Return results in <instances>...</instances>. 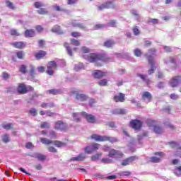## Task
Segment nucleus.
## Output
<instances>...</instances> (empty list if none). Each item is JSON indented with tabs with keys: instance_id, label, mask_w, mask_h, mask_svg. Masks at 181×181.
Returning <instances> with one entry per match:
<instances>
[{
	"instance_id": "nucleus-1",
	"label": "nucleus",
	"mask_w": 181,
	"mask_h": 181,
	"mask_svg": "<svg viewBox=\"0 0 181 181\" xmlns=\"http://www.w3.org/2000/svg\"><path fill=\"white\" fill-rule=\"evenodd\" d=\"M83 59L94 63L96 67H103V63H107L111 60V58L105 54L90 53L88 56L83 55Z\"/></svg>"
},
{
	"instance_id": "nucleus-2",
	"label": "nucleus",
	"mask_w": 181,
	"mask_h": 181,
	"mask_svg": "<svg viewBox=\"0 0 181 181\" xmlns=\"http://www.w3.org/2000/svg\"><path fill=\"white\" fill-rule=\"evenodd\" d=\"M40 141L43 145H52L53 144L57 148L67 146V144L65 142L59 140L52 141L46 137L40 138Z\"/></svg>"
},
{
	"instance_id": "nucleus-3",
	"label": "nucleus",
	"mask_w": 181,
	"mask_h": 181,
	"mask_svg": "<svg viewBox=\"0 0 181 181\" xmlns=\"http://www.w3.org/2000/svg\"><path fill=\"white\" fill-rule=\"evenodd\" d=\"M91 139L96 141V142H111V144H114V142H117V139L111 138L107 136H101L98 134H93L90 136Z\"/></svg>"
},
{
	"instance_id": "nucleus-4",
	"label": "nucleus",
	"mask_w": 181,
	"mask_h": 181,
	"mask_svg": "<svg viewBox=\"0 0 181 181\" xmlns=\"http://www.w3.org/2000/svg\"><path fill=\"white\" fill-rule=\"evenodd\" d=\"M16 90L17 93H18L20 95H23L28 94V93H30V91H34L35 88L30 86H26L25 83H18Z\"/></svg>"
},
{
	"instance_id": "nucleus-5",
	"label": "nucleus",
	"mask_w": 181,
	"mask_h": 181,
	"mask_svg": "<svg viewBox=\"0 0 181 181\" xmlns=\"http://www.w3.org/2000/svg\"><path fill=\"white\" fill-rule=\"evenodd\" d=\"M43 6H45V4H43L42 1H36L34 3V7L38 9L37 11L38 15H49V11H47V8H43Z\"/></svg>"
},
{
	"instance_id": "nucleus-6",
	"label": "nucleus",
	"mask_w": 181,
	"mask_h": 181,
	"mask_svg": "<svg viewBox=\"0 0 181 181\" xmlns=\"http://www.w3.org/2000/svg\"><path fill=\"white\" fill-rule=\"evenodd\" d=\"M144 57H146L148 64L151 66V69L148 71V73L149 76H151V74H153L155 72V70H156V66H155V58H153V56L148 55V54H145Z\"/></svg>"
},
{
	"instance_id": "nucleus-7",
	"label": "nucleus",
	"mask_w": 181,
	"mask_h": 181,
	"mask_svg": "<svg viewBox=\"0 0 181 181\" xmlns=\"http://www.w3.org/2000/svg\"><path fill=\"white\" fill-rule=\"evenodd\" d=\"M57 67H59V65L57 64V62L49 61L47 66V74L49 76H53V74H54V70H57Z\"/></svg>"
},
{
	"instance_id": "nucleus-8",
	"label": "nucleus",
	"mask_w": 181,
	"mask_h": 181,
	"mask_svg": "<svg viewBox=\"0 0 181 181\" xmlns=\"http://www.w3.org/2000/svg\"><path fill=\"white\" fill-rule=\"evenodd\" d=\"M71 94L74 95L76 101H80L81 103H84V101H87L89 98L88 95L84 93H80V92L77 90H72Z\"/></svg>"
},
{
	"instance_id": "nucleus-9",
	"label": "nucleus",
	"mask_w": 181,
	"mask_h": 181,
	"mask_svg": "<svg viewBox=\"0 0 181 181\" xmlns=\"http://www.w3.org/2000/svg\"><path fill=\"white\" fill-rule=\"evenodd\" d=\"M129 125L135 131H139L142 128L144 122L139 119H133L130 121Z\"/></svg>"
},
{
	"instance_id": "nucleus-10",
	"label": "nucleus",
	"mask_w": 181,
	"mask_h": 181,
	"mask_svg": "<svg viewBox=\"0 0 181 181\" xmlns=\"http://www.w3.org/2000/svg\"><path fill=\"white\" fill-rule=\"evenodd\" d=\"M54 129L61 131L62 132H66L67 131V124L62 120H58L55 122Z\"/></svg>"
},
{
	"instance_id": "nucleus-11",
	"label": "nucleus",
	"mask_w": 181,
	"mask_h": 181,
	"mask_svg": "<svg viewBox=\"0 0 181 181\" xmlns=\"http://www.w3.org/2000/svg\"><path fill=\"white\" fill-rule=\"evenodd\" d=\"M170 146L173 149H176V151L175 152V156H177L178 158H181V146L179 143L175 142V141H170Z\"/></svg>"
},
{
	"instance_id": "nucleus-12",
	"label": "nucleus",
	"mask_w": 181,
	"mask_h": 181,
	"mask_svg": "<svg viewBox=\"0 0 181 181\" xmlns=\"http://www.w3.org/2000/svg\"><path fill=\"white\" fill-rule=\"evenodd\" d=\"M81 115L83 117L89 124H95L97 119L95 117L90 114H87L86 112H81Z\"/></svg>"
},
{
	"instance_id": "nucleus-13",
	"label": "nucleus",
	"mask_w": 181,
	"mask_h": 181,
	"mask_svg": "<svg viewBox=\"0 0 181 181\" xmlns=\"http://www.w3.org/2000/svg\"><path fill=\"white\" fill-rule=\"evenodd\" d=\"M91 148H90V146H86L85 147V152L86 153H88V155H90V153H93V152H95L97 151H98L99 148H100V144H97V143H92L90 144Z\"/></svg>"
},
{
	"instance_id": "nucleus-14",
	"label": "nucleus",
	"mask_w": 181,
	"mask_h": 181,
	"mask_svg": "<svg viewBox=\"0 0 181 181\" xmlns=\"http://www.w3.org/2000/svg\"><path fill=\"white\" fill-rule=\"evenodd\" d=\"M180 81H181V76H175L170 80L169 85L173 88H175L177 87V86H179Z\"/></svg>"
},
{
	"instance_id": "nucleus-15",
	"label": "nucleus",
	"mask_w": 181,
	"mask_h": 181,
	"mask_svg": "<svg viewBox=\"0 0 181 181\" xmlns=\"http://www.w3.org/2000/svg\"><path fill=\"white\" fill-rule=\"evenodd\" d=\"M110 8H115L112 1H106L98 7V11H104V9H110Z\"/></svg>"
},
{
	"instance_id": "nucleus-16",
	"label": "nucleus",
	"mask_w": 181,
	"mask_h": 181,
	"mask_svg": "<svg viewBox=\"0 0 181 181\" xmlns=\"http://www.w3.org/2000/svg\"><path fill=\"white\" fill-rule=\"evenodd\" d=\"M108 74V72H104L101 70H95L93 73V76L94 78H97L98 80H100L103 77H105Z\"/></svg>"
},
{
	"instance_id": "nucleus-17",
	"label": "nucleus",
	"mask_w": 181,
	"mask_h": 181,
	"mask_svg": "<svg viewBox=\"0 0 181 181\" xmlns=\"http://www.w3.org/2000/svg\"><path fill=\"white\" fill-rule=\"evenodd\" d=\"M138 158L136 156H130L124 160H123L121 163L122 166H128L130 163H132V162H134V160H136Z\"/></svg>"
},
{
	"instance_id": "nucleus-18",
	"label": "nucleus",
	"mask_w": 181,
	"mask_h": 181,
	"mask_svg": "<svg viewBox=\"0 0 181 181\" xmlns=\"http://www.w3.org/2000/svg\"><path fill=\"white\" fill-rule=\"evenodd\" d=\"M108 156L109 158H115V156L122 158V156H124V153L118 150H115L113 148L109 151Z\"/></svg>"
},
{
	"instance_id": "nucleus-19",
	"label": "nucleus",
	"mask_w": 181,
	"mask_h": 181,
	"mask_svg": "<svg viewBox=\"0 0 181 181\" xmlns=\"http://www.w3.org/2000/svg\"><path fill=\"white\" fill-rule=\"evenodd\" d=\"M86 158H87V156H86L84 153H81L76 157L71 158L70 160L76 161V162H83V160H84Z\"/></svg>"
},
{
	"instance_id": "nucleus-20",
	"label": "nucleus",
	"mask_w": 181,
	"mask_h": 181,
	"mask_svg": "<svg viewBox=\"0 0 181 181\" xmlns=\"http://www.w3.org/2000/svg\"><path fill=\"white\" fill-rule=\"evenodd\" d=\"M115 103H124L125 101V94L119 93V95H116L113 97Z\"/></svg>"
},
{
	"instance_id": "nucleus-21",
	"label": "nucleus",
	"mask_w": 181,
	"mask_h": 181,
	"mask_svg": "<svg viewBox=\"0 0 181 181\" xmlns=\"http://www.w3.org/2000/svg\"><path fill=\"white\" fill-rule=\"evenodd\" d=\"M47 54V52L46 51L40 50L35 54V57L36 60H41V59H44L45 57H46Z\"/></svg>"
},
{
	"instance_id": "nucleus-22",
	"label": "nucleus",
	"mask_w": 181,
	"mask_h": 181,
	"mask_svg": "<svg viewBox=\"0 0 181 181\" xmlns=\"http://www.w3.org/2000/svg\"><path fill=\"white\" fill-rule=\"evenodd\" d=\"M24 35L25 37H35L36 31L34 29H27L25 30Z\"/></svg>"
},
{
	"instance_id": "nucleus-23",
	"label": "nucleus",
	"mask_w": 181,
	"mask_h": 181,
	"mask_svg": "<svg viewBox=\"0 0 181 181\" xmlns=\"http://www.w3.org/2000/svg\"><path fill=\"white\" fill-rule=\"evenodd\" d=\"M11 45L16 49H24V47H26V43L23 42H14L11 43Z\"/></svg>"
},
{
	"instance_id": "nucleus-24",
	"label": "nucleus",
	"mask_w": 181,
	"mask_h": 181,
	"mask_svg": "<svg viewBox=\"0 0 181 181\" xmlns=\"http://www.w3.org/2000/svg\"><path fill=\"white\" fill-rule=\"evenodd\" d=\"M114 45H115V41H114V40H112V39L107 40L103 43V46L105 47H107V49L112 47L114 46Z\"/></svg>"
},
{
	"instance_id": "nucleus-25",
	"label": "nucleus",
	"mask_w": 181,
	"mask_h": 181,
	"mask_svg": "<svg viewBox=\"0 0 181 181\" xmlns=\"http://www.w3.org/2000/svg\"><path fill=\"white\" fill-rule=\"evenodd\" d=\"M142 98L144 100H148V101H152V94L151 93L146 91L142 93Z\"/></svg>"
},
{
	"instance_id": "nucleus-26",
	"label": "nucleus",
	"mask_w": 181,
	"mask_h": 181,
	"mask_svg": "<svg viewBox=\"0 0 181 181\" xmlns=\"http://www.w3.org/2000/svg\"><path fill=\"white\" fill-rule=\"evenodd\" d=\"M137 76H138V77H140V78H141V80H143V81H145L146 84H147V86H149V84H151V79H148V76L142 75L141 74H138Z\"/></svg>"
},
{
	"instance_id": "nucleus-27",
	"label": "nucleus",
	"mask_w": 181,
	"mask_h": 181,
	"mask_svg": "<svg viewBox=\"0 0 181 181\" xmlns=\"http://www.w3.org/2000/svg\"><path fill=\"white\" fill-rule=\"evenodd\" d=\"M1 140L4 144H8L11 142V137L9 136V134L6 133L1 136Z\"/></svg>"
},
{
	"instance_id": "nucleus-28",
	"label": "nucleus",
	"mask_w": 181,
	"mask_h": 181,
	"mask_svg": "<svg viewBox=\"0 0 181 181\" xmlns=\"http://www.w3.org/2000/svg\"><path fill=\"white\" fill-rule=\"evenodd\" d=\"M113 114L116 115H124L127 114V110L125 109H117L113 112Z\"/></svg>"
},
{
	"instance_id": "nucleus-29",
	"label": "nucleus",
	"mask_w": 181,
	"mask_h": 181,
	"mask_svg": "<svg viewBox=\"0 0 181 181\" xmlns=\"http://www.w3.org/2000/svg\"><path fill=\"white\" fill-rule=\"evenodd\" d=\"M40 107L41 108H47V107H49V108H54V103H46L44 102L40 105Z\"/></svg>"
},
{
	"instance_id": "nucleus-30",
	"label": "nucleus",
	"mask_w": 181,
	"mask_h": 181,
	"mask_svg": "<svg viewBox=\"0 0 181 181\" xmlns=\"http://www.w3.org/2000/svg\"><path fill=\"white\" fill-rule=\"evenodd\" d=\"M1 127L4 128V129H6L7 131L13 129V124L12 123L3 124Z\"/></svg>"
},
{
	"instance_id": "nucleus-31",
	"label": "nucleus",
	"mask_w": 181,
	"mask_h": 181,
	"mask_svg": "<svg viewBox=\"0 0 181 181\" xmlns=\"http://www.w3.org/2000/svg\"><path fill=\"white\" fill-rule=\"evenodd\" d=\"M103 153H96L90 157V160L92 162H95V160H98L100 158H101Z\"/></svg>"
},
{
	"instance_id": "nucleus-32",
	"label": "nucleus",
	"mask_w": 181,
	"mask_h": 181,
	"mask_svg": "<svg viewBox=\"0 0 181 181\" xmlns=\"http://www.w3.org/2000/svg\"><path fill=\"white\" fill-rule=\"evenodd\" d=\"M19 71L20 73H22V74H26L28 73V68L26 65L22 64L19 67Z\"/></svg>"
},
{
	"instance_id": "nucleus-33",
	"label": "nucleus",
	"mask_w": 181,
	"mask_h": 181,
	"mask_svg": "<svg viewBox=\"0 0 181 181\" xmlns=\"http://www.w3.org/2000/svg\"><path fill=\"white\" fill-rule=\"evenodd\" d=\"M64 46L66 48L68 54L69 56H73V52L71 51V48H70V46L69 45V42H64Z\"/></svg>"
},
{
	"instance_id": "nucleus-34",
	"label": "nucleus",
	"mask_w": 181,
	"mask_h": 181,
	"mask_svg": "<svg viewBox=\"0 0 181 181\" xmlns=\"http://www.w3.org/2000/svg\"><path fill=\"white\" fill-rule=\"evenodd\" d=\"M98 84L100 87H105L108 86V81L107 79H101L98 81Z\"/></svg>"
},
{
	"instance_id": "nucleus-35",
	"label": "nucleus",
	"mask_w": 181,
	"mask_h": 181,
	"mask_svg": "<svg viewBox=\"0 0 181 181\" xmlns=\"http://www.w3.org/2000/svg\"><path fill=\"white\" fill-rule=\"evenodd\" d=\"M153 131L155 134H162V132H163V129H162V127L158 125L154 126Z\"/></svg>"
},
{
	"instance_id": "nucleus-36",
	"label": "nucleus",
	"mask_w": 181,
	"mask_h": 181,
	"mask_svg": "<svg viewBox=\"0 0 181 181\" xmlns=\"http://www.w3.org/2000/svg\"><path fill=\"white\" fill-rule=\"evenodd\" d=\"M52 32H54V33H63V31H62V28L59 25H54L52 29Z\"/></svg>"
},
{
	"instance_id": "nucleus-37",
	"label": "nucleus",
	"mask_w": 181,
	"mask_h": 181,
	"mask_svg": "<svg viewBox=\"0 0 181 181\" xmlns=\"http://www.w3.org/2000/svg\"><path fill=\"white\" fill-rule=\"evenodd\" d=\"M146 124L148 125V127H155V124H156V122H155V120L152 119H148L146 122Z\"/></svg>"
},
{
	"instance_id": "nucleus-38",
	"label": "nucleus",
	"mask_w": 181,
	"mask_h": 181,
	"mask_svg": "<svg viewBox=\"0 0 181 181\" xmlns=\"http://www.w3.org/2000/svg\"><path fill=\"white\" fill-rule=\"evenodd\" d=\"M35 158L39 160H45L46 159V156L40 153H36L35 155Z\"/></svg>"
},
{
	"instance_id": "nucleus-39",
	"label": "nucleus",
	"mask_w": 181,
	"mask_h": 181,
	"mask_svg": "<svg viewBox=\"0 0 181 181\" xmlns=\"http://www.w3.org/2000/svg\"><path fill=\"white\" fill-rule=\"evenodd\" d=\"M52 8L54 9V11H56L57 12H64V11H66L64 8L60 7L59 5L57 4H54V6H52Z\"/></svg>"
},
{
	"instance_id": "nucleus-40",
	"label": "nucleus",
	"mask_w": 181,
	"mask_h": 181,
	"mask_svg": "<svg viewBox=\"0 0 181 181\" xmlns=\"http://www.w3.org/2000/svg\"><path fill=\"white\" fill-rule=\"evenodd\" d=\"M134 53L136 57H141V56H142V50L139 49V48H136L134 50Z\"/></svg>"
},
{
	"instance_id": "nucleus-41",
	"label": "nucleus",
	"mask_w": 181,
	"mask_h": 181,
	"mask_svg": "<svg viewBox=\"0 0 181 181\" xmlns=\"http://www.w3.org/2000/svg\"><path fill=\"white\" fill-rule=\"evenodd\" d=\"M132 30L134 36H138L141 34V31H139V28H138V26L136 25L133 27Z\"/></svg>"
},
{
	"instance_id": "nucleus-42",
	"label": "nucleus",
	"mask_w": 181,
	"mask_h": 181,
	"mask_svg": "<svg viewBox=\"0 0 181 181\" xmlns=\"http://www.w3.org/2000/svg\"><path fill=\"white\" fill-rule=\"evenodd\" d=\"M48 94H52V95H57L60 91L57 89H49L47 91Z\"/></svg>"
},
{
	"instance_id": "nucleus-43",
	"label": "nucleus",
	"mask_w": 181,
	"mask_h": 181,
	"mask_svg": "<svg viewBox=\"0 0 181 181\" xmlns=\"http://www.w3.org/2000/svg\"><path fill=\"white\" fill-rule=\"evenodd\" d=\"M40 128L42 129L50 128V124L47 122H43L41 123Z\"/></svg>"
},
{
	"instance_id": "nucleus-44",
	"label": "nucleus",
	"mask_w": 181,
	"mask_h": 181,
	"mask_svg": "<svg viewBox=\"0 0 181 181\" xmlns=\"http://www.w3.org/2000/svg\"><path fill=\"white\" fill-rule=\"evenodd\" d=\"M70 42H71V45H72L73 46H80V41L78 40L71 38L70 40Z\"/></svg>"
},
{
	"instance_id": "nucleus-45",
	"label": "nucleus",
	"mask_w": 181,
	"mask_h": 181,
	"mask_svg": "<svg viewBox=\"0 0 181 181\" xmlns=\"http://www.w3.org/2000/svg\"><path fill=\"white\" fill-rule=\"evenodd\" d=\"M6 5L7 7L9 8V9H12V10L15 9V6H13V3H12L9 0L6 1Z\"/></svg>"
},
{
	"instance_id": "nucleus-46",
	"label": "nucleus",
	"mask_w": 181,
	"mask_h": 181,
	"mask_svg": "<svg viewBox=\"0 0 181 181\" xmlns=\"http://www.w3.org/2000/svg\"><path fill=\"white\" fill-rule=\"evenodd\" d=\"M156 52H158L156 48H151L148 50V54H150V56H155V54H156Z\"/></svg>"
},
{
	"instance_id": "nucleus-47",
	"label": "nucleus",
	"mask_w": 181,
	"mask_h": 181,
	"mask_svg": "<svg viewBox=\"0 0 181 181\" xmlns=\"http://www.w3.org/2000/svg\"><path fill=\"white\" fill-rule=\"evenodd\" d=\"M118 176H130L131 172L130 171H121L117 173Z\"/></svg>"
},
{
	"instance_id": "nucleus-48",
	"label": "nucleus",
	"mask_w": 181,
	"mask_h": 181,
	"mask_svg": "<svg viewBox=\"0 0 181 181\" xmlns=\"http://www.w3.org/2000/svg\"><path fill=\"white\" fill-rule=\"evenodd\" d=\"M16 56H17L18 59L23 60V57L25 56V54L23 53V51H18L16 52Z\"/></svg>"
},
{
	"instance_id": "nucleus-49",
	"label": "nucleus",
	"mask_w": 181,
	"mask_h": 181,
	"mask_svg": "<svg viewBox=\"0 0 181 181\" xmlns=\"http://www.w3.org/2000/svg\"><path fill=\"white\" fill-rule=\"evenodd\" d=\"M29 114H30V115H33V117H36V115H37V110L35 108H31L29 110Z\"/></svg>"
},
{
	"instance_id": "nucleus-50",
	"label": "nucleus",
	"mask_w": 181,
	"mask_h": 181,
	"mask_svg": "<svg viewBox=\"0 0 181 181\" xmlns=\"http://www.w3.org/2000/svg\"><path fill=\"white\" fill-rule=\"evenodd\" d=\"M165 128H167V129H170V131H175V128L173 126V124H170V123H165Z\"/></svg>"
},
{
	"instance_id": "nucleus-51",
	"label": "nucleus",
	"mask_w": 181,
	"mask_h": 181,
	"mask_svg": "<svg viewBox=\"0 0 181 181\" xmlns=\"http://www.w3.org/2000/svg\"><path fill=\"white\" fill-rule=\"evenodd\" d=\"M47 151H49L52 153H57V149L54 146H48Z\"/></svg>"
},
{
	"instance_id": "nucleus-52",
	"label": "nucleus",
	"mask_w": 181,
	"mask_h": 181,
	"mask_svg": "<svg viewBox=\"0 0 181 181\" xmlns=\"http://www.w3.org/2000/svg\"><path fill=\"white\" fill-rule=\"evenodd\" d=\"M2 78H4V80H8V78H11V74H9L6 71H4L2 73Z\"/></svg>"
},
{
	"instance_id": "nucleus-53",
	"label": "nucleus",
	"mask_w": 181,
	"mask_h": 181,
	"mask_svg": "<svg viewBox=\"0 0 181 181\" xmlns=\"http://www.w3.org/2000/svg\"><path fill=\"white\" fill-rule=\"evenodd\" d=\"M150 160L153 162V163H158L160 162V158L158 157L153 156L150 158Z\"/></svg>"
},
{
	"instance_id": "nucleus-54",
	"label": "nucleus",
	"mask_w": 181,
	"mask_h": 181,
	"mask_svg": "<svg viewBox=\"0 0 181 181\" xmlns=\"http://www.w3.org/2000/svg\"><path fill=\"white\" fill-rule=\"evenodd\" d=\"M73 117L74 120L76 121V122H80V121H81V118L78 117V113H74Z\"/></svg>"
},
{
	"instance_id": "nucleus-55",
	"label": "nucleus",
	"mask_w": 181,
	"mask_h": 181,
	"mask_svg": "<svg viewBox=\"0 0 181 181\" xmlns=\"http://www.w3.org/2000/svg\"><path fill=\"white\" fill-rule=\"evenodd\" d=\"M103 28H105V25L97 24V25H94L93 29H94V30H98V29H103Z\"/></svg>"
},
{
	"instance_id": "nucleus-56",
	"label": "nucleus",
	"mask_w": 181,
	"mask_h": 181,
	"mask_svg": "<svg viewBox=\"0 0 181 181\" xmlns=\"http://www.w3.org/2000/svg\"><path fill=\"white\" fill-rule=\"evenodd\" d=\"M49 138H51V139H56V138H57L56 132H54V131L49 132Z\"/></svg>"
},
{
	"instance_id": "nucleus-57",
	"label": "nucleus",
	"mask_w": 181,
	"mask_h": 181,
	"mask_svg": "<svg viewBox=\"0 0 181 181\" xmlns=\"http://www.w3.org/2000/svg\"><path fill=\"white\" fill-rule=\"evenodd\" d=\"M71 36H72V37H81V33L78 32H72Z\"/></svg>"
},
{
	"instance_id": "nucleus-58",
	"label": "nucleus",
	"mask_w": 181,
	"mask_h": 181,
	"mask_svg": "<svg viewBox=\"0 0 181 181\" xmlns=\"http://www.w3.org/2000/svg\"><path fill=\"white\" fill-rule=\"evenodd\" d=\"M10 33L11 36H21V34L18 33V30H11Z\"/></svg>"
},
{
	"instance_id": "nucleus-59",
	"label": "nucleus",
	"mask_w": 181,
	"mask_h": 181,
	"mask_svg": "<svg viewBox=\"0 0 181 181\" xmlns=\"http://www.w3.org/2000/svg\"><path fill=\"white\" fill-rule=\"evenodd\" d=\"M101 162H103V163H111V162H112V160L107 158H103L101 159Z\"/></svg>"
},
{
	"instance_id": "nucleus-60",
	"label": "nucleus",
	"mask_w": 181,
	"mask_h": 181,
	"mask_svg": "<svg viewBox=\"0 0 181 181\" xmlns=\"http://www.w3.org/2000/svg\"><path fill=\"white\" fill-rule=\"evenodd\" d=\"M170 98H171V100H178L179 95H177L176 93H171L170 95Z\"/></svg>"
},
{
	"instance_id": "nucleus-61",
	"label": "nucleus",
	"mask_w": 181,
	"mask_h": 181,
	"mask_svg": "<svg viewBox=\"0 0 181 181\" xmlns=\"http://www.w3.org/2000/svg\"><path fill=\"white\" fill-rule=\"evenodd\" d=\"M30 76L31 77H35V66H30Z\"/></svg>"
},
{
	"instance_id": "nucleus-62",
	"label": "nucleus",
	"mask_w": 181,
	"mask_h": 181,
	"mask_svg": "<svg viewBox=\"0 0 181 181\" xmlns=\"http://www.w3.org/2000/svg\"><path fill=\"white\" fill-rule=\"evenodd\" d=\"M35 29L37 32H38V33H40V32H43L44 28L43 27H42V25H38L35 27Z\"/></svg>"
},
{
	"instance_id": "nucleus-63",
	"label": "nucleus",
	"mask_w": 181,
	"mask_h": 181,
	"mask_svg": "<svg viewBox=\"0 0 181 181\" xmlns=\"http://www.w3.org/2000/svg\"><path fill=\"white\" fill-rule=\"evenodd\" d=\"M45 42L43 40H38V45L40 47H45Z\"/></svg>"
},
{
	"instance_id": "nucleus-64",
	"label": "nucleus",
	"mask_w": 181,
	"mask_h": 181,
	"mask_svg": "<svg viewBox=\"0 0 181 181\" xmlns=\"http://www.w3.org/2000/svg\"><path fill=\"white\" fill-rule=\"evenodd\" d=\"M81 50L83 53H90V49L87 48L86 47H82Z\"/></svg>"
}]
</instances>
